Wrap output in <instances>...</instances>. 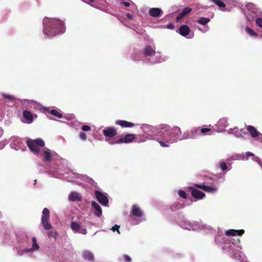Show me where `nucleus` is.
Returning a JSON list of instances; mask_svg holds the SVG:
<instances>
[{"instance_id":"2f4dec72","label":"nucleus","mask_w":262,"mask_h":262,"mask_svg":"<svg viewBox=\"0 0 262 262\" xmlns=\"http://www.w3.org/2000/svg\"><path fill=\"white\" fill-rule=\"evenodd\" d=\"M47 235L49 237L56 238L57 232L56 231L51 230L47 232Z\"/></svg>"},{"instance_id":"473e14b6","label":"nucleus","mask_w":262,"mask_h":262,"mask_svg":"<svg viewBox=\"0 0 262 262\" xmlns=\"http://www.w3.org/2000/svg\"><path fill=\"white\" fill-rule=\"evenodd\" d=\"M201 132L203 135H206L211 132V129L208 128H202L200 129L199 132Z\"/></svg>"},{"instance_id":"412c9836","label":"nucleus","mask_w":262,"mask_h":262,"mask_svg":"<svg viewBox=\"0 0 262 262\" xmlns=\"http://www.w3.org/2000/svg\"><path fill=\"white\" fill-rule=\"evenodd\" d=\"M143 53L145 56H152L156 54V51L150 46H148L145 47Z\"/></svg>"},{"instance_id":"4468645a","label":"nucleus","mask_w":262,"mask_h":262,"mask_svg":"<svg viewBox=\"0 0 262 262\" xmlns=\"http://www.w3.org/2000/svg\"><path fill=\"white\" fill-rule=\"evenodd\" d=\"M246 128L250 134L251 137L253 138H255L261 135L260 133L253 126L247 125L246 126Z\"/></svg>"},{"instance_id":"9b49d317","label":"nucleus","mask_w":262,"mask_h":262,"mask_svg":"<svg viewBox=\"0 0 262 262\" xmlns=\"http://www.w3.org/2000/svg\"><path fill=\"white\" fill-rule=\"evenodd\" d=\"M23 116L24 118L26 120L28 123H31L33 121L34 118H37V115L34 114H32L30 111L27 110H25L23 113Z\"/></svg>"},{"instance_id":"a19ab883","label":"nucleus","mask_w":262,"mask_h":262,"mask_svg":"<svg viewBox=\"0 0 262 262\" xmlns=\"http://www.w3.org/2000/svg\"><path fill=\"white\" fill-rule=\"evenodd\" d=\"M123 257L125 262H130L132 261L131 258L127 255H124Z\"/></svg>"},{"instance_id":"0eeeda50","label":"nucleus","mask_w":262,"mask_h":262,"mask_svg":"<svg viewBox=\"0 0 262 262\" xmlns=\"http://www.w3.org/2000/svg\"><path fill=\"white\" fill-rule=\"evenodd\" d=\"M71 228L75 233H79L82 234H86L87 230L85 228H81V223L76 222H71Z\"/></svg>"},{"instance_id":"72a5a7b5","label":"nucleus","mask_w":262,"mask_h":262,"mask_svg":"<svg viewBox=\"0 0 262 262\" xmlns=\"http://www.w3.org/2000/svg\"><path fill=\"white\" fill-rule=\"evenodd\" d=\"M178 194L183 199H186L187 198V194L186 192L182 190H179L178 191Z\"/></svg>"},{"instance_id":"a18cd8bd","label":"nucleus","mask_w":262,"mask_h":262,"mask_svg":"<svg viewBox=\"0 0 262 262\" xmlns=\"http://www.w3.org/2000/svg\"><path fill=\"white\" fill-rule=\"evenodd\" d=\"M126 16L129 18V19H132V15L130 14V13H127L126 14Z\"/></svg>"},{"instance_id":"5701e85b","label":"nucleus","mask_w":262,"mask_h":262,"mask_svg":"<svg viewBox=\"0 0 262 262\" xmlns=\"http://www.w3.org/2000/svg\"><path fill=\"white\" fill-rule=\"evenodd\" d=\"M82 257L89 261H93L94 256L92 253L89 251H84L82 253Z\"/></svg>"},{"instance_id":"dca6fc26","label":"nucleus","mask_w":262,"mask_h":262,"mask_svg":"<svg viewBox=\"0 0 262 262\" xmlns=\"http://www.w3.org/2000/svg\"><path fill=\"white\" fill-rule=\"evenodd\" d=\"M162 14V10L158 8H152L149 11V15L151 17H158Z\"/></svg>"},{"instance_id":"c85d7f7f","label":"nucleus","mask_w":262,"mask_h":262,"mask_svg":"<svg viewBox=\"0 0 262 262\" xmlns=\"http://www.w3.org/2000/svg\"><path fill=\"white\" fill-rule=\"evenodd\" d=\"M245 30L246 32L252 36L257 37L258 36L257 33H256L253 29L248 27H246L245 28Z\"/></svg>"},{"instance_id":"ddd939ff","label":"nucleus","mask_w":262,"mask_h":262,"mask_svg":"<svg viewBox=\"0 0 262 262\" xmlns=\"http://www.w3.org/2000/svg\"><path fill=\"white\" fill-rule=\"evenodd\" d=\"M130 213L133 215L137 217H141L143 215V211L141 210L140 208L136 205L132 206Z\"/></svg>"},{"instance_id":"09e8293b","label":"nucleus","mask_w":262,"mask_h":262,"mask_svg":"<svg viewBox=\"0 0 262 262\" xmlns=\"http://www.w3.org/2000/svg\"><path fill=\"white\" fill-rule=\"evenodd\" d=\"M261 167H262V164L261 165Z\"/></svg>"},{"instance_id":"bb28decb","label":"nucleus","mask_w":262,"mask_h":262,"mask_svg":"<svg viewBox=\"0 0 262 262\" xmlns=\"http://www.w3.org/2000/svg\"><path fill=\"white\" fill-rule=\"evenodd\" d=\"M211 2L214 3L220 8H224L226 7V5L222 0H210Z\"/></svg>"},{"instance_id":"a878e982","label":"nucleus","mask_w":262,"mask_h":262,"mask_svg":"<svg viewBox=\"0 0 262 262\" xmlns=\"http://www.w3.org/2000/svg\"><path fill=\"white\" fill-rule=\"evenodd\" d=\"M43 156L46 161L49 162L51 161V154L50 153V150L49 149H47V150H44Z\"/></svg>"},{"instance_id":"4c0bfd02","label":"nucleus","mask_w":262,"mask_h":262,"mask_svg":"<svg viewBox=\"0 0 262 262\" xmlns=\"http://www.w3.org/2000/svg\"><path fill=\"white\" fill-rule=\"evenodd\" d=\"M79 137L82 140H85L87 138L86 134L83 132H80L79 134Z\"/></svg>"},{"instance_id":"4be33fe9","label":"nucleus","mask_w":262,"mask_h":262,"mask_svg":"<svg viewBox=\"0 0 262 262\" xmlns=\"http://www.w3.org/2000/svg\"><path fill=\"white\" fill-rule=\"evenodd\" d=\"M190 33V28L187 25H183L179 28V33L183 36H186Z\"/></svg>"},{"instance_id":"f8f14e48","label":"nucleus","mask_w":262,"mask_h":262,"mask_svg":"<svg viewBox=\"0 0 262 262\" xmlns=\"http://www.w3.org/2000/svg\"><path fill=\"white\" fill-rule=\"evenodd\" d=\"M189 189L191 192V195L197 199H202L205 196L204 193L194 187H189Z\"/></svg>"},{"instance_id":"423d86ee","label":"nucleus","mask_w":262,"mask_h":262,"mask_svg":"<svg viewBox=\"0 0 262 262\" xmlns=\"http://www.w3.org/2000/svg\"><path fill=\"white\" fill-rule=\"evenodd\" d=\"M200 128L199 127H194L192 128L190 131L186 132L184 133L182 139H187L189 138H195L199 135Z\"/></svg>"},{"instance_id":"37998d69","label":"nucleus","mask_w":262,"mask_h":262,"mask_svg":"<svg viewBox=\"0 0 262 262\" xmlns=\"http://www.w3.org/2000/svg\"><path fill=\"white\" fill-rule=\"evenodd\" d=\"M122 4L126 7H129L130 6L129 3L127 2H123Z\"/></svg>"},{"instance_id":"a211bd4d","label":"nucleus","mask_w":262,"mask_h":262,"mask_svg":"<svg viewBox=\"0 0 262 262\" xmlns=\"http://www.w3.org/2000/svg\"><path fill=\"white\" fill-rule=\"evenodd\" d=\"M195 186L196 187L200 188L207 192L212 193V192H214L216 190V188L213 187L211 186H209L207 185H205L204 184H202H202H195Z\"/></svg>"},{"instance_id":"f257e3e1","label":"nucleus","mask_w":262,"mask_h":262,"mask_svg":"<svg viewBox=\"0 0 262 262\" xmlns=\"http://www.w3.org/2000/svg\"><path fill=\"white\" fill-rule=\"evenodd\" d=\"M43 25V32L49 36H54L65 31L64 23L58 19L46 18Z\"/></svg>"},{"instance_id":"de8ad7c7","label":"nucleus","mask_w":262,"mask_h":262,"mask_svg":"<svg viewBox=\"0 0 262 262\" xmlns=\"http://www.w3.org/2000/svg\"><path fill=\"white\" fill-rule=\"evenodd\" d=\"M89 1H90V2H93L94 1V0H89Z\"/></svg>"},{"instance_id":"393cba45","label":"nucleus","mask_w":262,"mask_h":262,"mask_svg":"<svg viewBox=\"0 0 262 262\" xmlns=\"http://www.w3.org/2000/svg\"><path fill=\"white\" fill-rule=\"evenodd\" d=\"M28 104L30 106L31 108L35 109V110H40L42 108V105L36 102V101L30 100L28 102Z\"/></svg>"},{"instance_id":"b1692460","label":"nucleus","mask_w":262,"mask_h":262,"mask_svg":"<svg viewBox=\"0 0 262 262\" xmlns=\"http://www.w3.org/2000/svg\"><path fill=\"white\" fill-rule=\"evenodd\" d=\"M69 200L72 202L80 201L81 198L79 194L76 192H72L69 195Z\"/></svg>"},{"instance_id":"6e6552de","label":"nucleus","mask_w":262,"mask_h":262,"mask_svg":"<svg viewBox=\"0 0 262 262\" xmlns=\"http://www.w3.org/2000/svg\"><path fill=\"white\" fill-rule=\"evenodd\" d=\"M136 138V135L133 134H126L123 137L115 141V144L129 143L132 142Z\"/></svg>"},{"instance_id":"f704fd0d","label":"nucleus","mask_w":262,"mask_h":262,"mask_svg":"<svg viewBox=\"0 0 262 262\" xmlns=\"http://www.w3.org/2000/svg\"><path fill=\"white\" fill-rule=\"evenodd\" d=\"M2 96L5 99H8L10 101H14L15 100L14 97L11 95L3 94Z\"/></svg>"},{"instance_id":"58836bf2","label":"nucleus","mask_w":262,"mask_h":262,"mask_svg":"<svg viewBox=\"0 0 262 262\" xmlns=\"http://www.w3.org/2000/svg\"><path fill=\"white\" fill-rule=\"evenodd\" d=\"M119 228H120V226L117 225H115L114 226L112 227V230L113 231H115V230L117 231V232L120 234V231H119Z\"/></svg>"},{"instance_id":"6ab92c4d","label":"nucleus","mask_w":262,"mask_h":262,"mask_svg":"<svg viewBox=\"0 0 262 262\" xmlns=\"http://www.w3.org/2000/svg\"><path fill=\"white\" fill-rule=\"evenodd\" d=\"M192 9L189 7H185L180 12V14L177 16L176 18V21H179L181 19H183L186 15L191 12Z\"/></svg>"},{"instance_id":"c9c22d12","label":"nucleus","mask_w":262,"mask_h":262,"mask_svg":"<svg viewBox=\"0 0 262 262\" xmlns=\"http://www.w3.org/2000/svg\"><path fill=\"white\" fill-rule=\"evenodd\" d=\"M219 167L223 171H224L227 169V166L226 163L225 162H222V163H220Z\"/></svg>"},{"instance_id":"c756f323","label":"nucleus","mask_w":262,"mask_h":262,"mask_svg":"<svg viewBox=\"0 0 262 262\" xmlns=\"http://www.w3.org/2000/svg\"><path fill=\"white\" fill-rule=\"evenodd\" d=\"M32 248L31 250H38L39 248V245L37 243V240L36 238L35 237H33L32 238Z\"/></svg>"},{"instance_id":"9d476101","label":"nucleus","mask_w":262,"mask_h":262,"mask_svg":"<svg viewBox=\"0 0 262 262\" xmlns=\"http://www.w3.org/2000/svg\"><path fill=\"white\" fill-rule=\"evenodd\" d=\"M95 196L98 201L102 205L106 206L108 203V200L106 196H105L102 192L96 190L95 192Z\"/></svg>"},{"instance_id":"2eb2a0df","label":"nucleus","mask_w":262,"mask_h":262,"mask_svg":"<svg viewBox=\"0 0 262 262\" xmlns=\"http://www.w3.org/2000/svg\"><path fill=\"white\" fill-rule=\"evenodd\" d=\"M92 206L95 209L94 211V215L97 217H100L102 213V209L100 206L95 201L92 202Z\"/></svg>"},{"instance_id":"f3484780","label":"nucleus","mask_w":262,"mask_h":262,"mask_svg":"<svg viewBox=\"0 0 262 262\" xmlns=\"http://www.w3.org/2000/svg\"><path fill=\"white\" fill-rule=\"evenodd\" d=\"M245 232L244 230H234L229 229L227 230L225 232V234L227 236H235V235H242Z\"/></svg>"},{"instance_id":"cd10ccee","label":"nucleus","mask_w":262,"mask_h":262,"mask_svg":"<svg viewBox=\"0 0 262 262\" xmlns=\"http://www.w3.org/2000/svg\"><path fill=\"white\" fill-rule=\"evenodd\" d=\"M210 20V19L209 18L201 17L198 20V22L202 25H205L209 23Z\"/></svg>"},{"instance_id":"1a4fd4ad","label":"nucleus","mask_w":262,"mask_h":262,"mask_svg":"<svg viewBox=\"0 0 262 262\" xmlns=\"http://www.w3.org/2000/svg\"><path fill=\"white\" fill-rule=\"evenodd\" d=\"M102 133L105 137L110 138H113L117 134V129L115 127H105L103 130Z\"/></svg>"},{"instance_id":"aec40b11","label":"nucleus","mask_w":262,"mask_h":262,"mask_svg":"<svg viewBox=\"0 0 262 262\" xmlns=\"http://www.w3.org/2000/svg\"><path fill=\"white\" fill-rule=\"evenodd\" d=\"M115 124L120 125L122 127H133L135 126V124L132 122L122 120H117L115 122Z\"/></svg>"},{"instance_id":"e433bc0d","label":"nucleus","mask_w":262,"mask_h":262,"mask_svg":"<svg viewBox=\"0 0 262 262\" xmlns=\"http://www.w3.org/2000/svg\"><path fill=\"white\" fill-rule=\"evenodd\" d=\"M256 24L259 27H262V18H258L256 20Z\"/></svg>"},{"instance_id":"7c9ffc66","label":"nucleus","mask_w":262,"mask_h":262,"mask_svg":"<svg viewBox=\"0 0 262 262\" xmlns=\"http://www.w3.org/2000/svg\"><path fill=\"white\" fill-rule=\"evenodd\" d=\"M50 113L52 115L56 116V117H58V118H61L62 117V114L56 110H51L50 111Z\"/></svg>"},{"instance_id":"ea45409f","label":"nucleus","mask_w":262,"mask_h":262,"mask_svg":"<svg viewBox=\"0 0 262 262\" xmlns=\"http://www.w3.org/2000/svg\"><path fill=\"white\" fill-rule=\"evenodd\" d=\"M91 127L87 125H84L82 126V130L85 132H88L90 130Z\"/></svg>"},{"instance_id":"49530a36","label":"nucleus","mask_w":262,"mask_h":262,"mask_svg":"<svg viewBox=\"0 0 262 262\" xmlns=\"http://www.w3.org/2000/svg\"><path fill=\"white\" fill-rule=\"evenodd\" d=\"M240 132L243 133V134H246V132H245V129L244 128H242L240 130Z\"/></svg>"},{"instance_id":"79ce46f5","label":"nucleus","mask_w":262,"mask_h":262,"mask_svg":"<svg viewBox=\"0 0 262 262\" xmlns=\"http://www.w3.org/2000/svg\"><path fill=\"white\" fill-rule=\"evenodd\" d=\"M246 156L247 157H251V156H254V155L253 154H252V153H251V152H250L249 151L247 152L246 153Z\"/></svg>"},{"instance_id":"20e7f679","label":"nucleus","mask_w":262,"mask_h":262,"mask_svg":"<svg viewBox=\"0 0 262 262\" xmlns=\"http://www.w3.org/2000/svg\"><path fill=\"white\" fill-rule=\"evenodd\" d=\"M168 132L170 134L171 139H169V142H173V143L177 141L178 140H183L181 136V131L180 127L178 126H174L172 128H170L168 129Z\"/></svg>"},{"instance_id":"f03ea898","label":"nucleus","mask_w":262,"mask_h":262,"mask_svg":"<svg viewBox=\"0 0 262 262\" xmlns=\"http://www.w3.org/2000/svg\"><path fill=\"white\" fill-rule=\"evenodd\" d=\"M161 132H159V138H157L160 140L159 142L162 147H168L169 144L173 143V142H169V139H170V134L168 132L169 126L166 124H162L160 126Z\"/></svg>"},{"instance_id":"c03bdc74","label":"nucleus","mask_w":262,"mask_h":262,"mask_svg":"<svg viewBox=\"0 0 262 262\" xmlns=\"http://www.w3.org/2000/svg\"><path fill=\"white\" fill-rule=\"evenodd\" d=\"M167 28L168 29H173L174 28V26L172 24H169L167 26Z\"/></svg>"},{"instance_id":"7ed1b4c3","label":"nucleus","mask_w":262,"mask_h":262,"mask_svg":"<svg viewBox=\"0 0 262 262\" xmlns=\"http://www.w3.org/2000/svg\"><path fill=\"white\" fill-rule=\"evenodd\" d=\"M26 143L30 150L36 155L39 153V147H43L45 145L44 141L41 139H29L27 141Z\"/></svg>"},{"instance_id":"39448f33","label":"nucleus","mask_w":262,"mask_h":262,"mask_svg":"<svg viewBox=\"0 0 262 262\" xmlns=\"http://www.w3.org/2000/svg\"><path fill=\"white\" fill-rule=\"evenodd\" d=\"M42 213L41 223L43 228L46 230H49L52 228V225L49 223L50 211L48 208H45Z\"/></svg>"}]
</instances>
